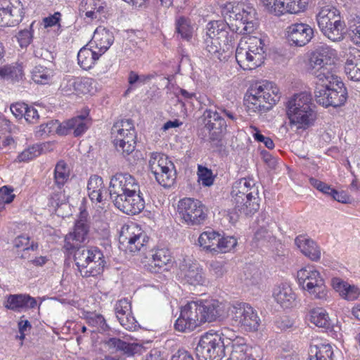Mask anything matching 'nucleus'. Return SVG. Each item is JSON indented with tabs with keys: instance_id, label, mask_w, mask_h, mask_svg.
<instances>
[{
	"instance_id": "nucleus-1",
	"label": "nucleus",
	"mask_w": 360,
	"mask_h": 360,
	"mask_svg": "<svg viewBox=\"0 0 360 360\" xmlns=\"http://www.w3.org/2000/svg\"><path fill=\"white\" fill-rule=\"evenodd\" d=\"M221 15L225 21L229 22L226 28L215 39L221 42L223 46H228L234 41V33L240 34H251L257 26L256 10L250 5L226 3L221 6Z\"/></svg>"
},
{
	"instance_id": "nucleus-2",
	"label": "nucleus",
	"mask_w": 360,
	"mask_h": 360,
	"mask_svg": "<svg viewBox=\"0 0 360 360\" xmlns=\"http://www.w3.org/2000/svg\"><path fill=\"white\" fill-rule=\"evenodd\" d=\"M109 194L115 206L127 214L135 215L145 207L139 182L129 173H116L112 176Z\"/></svg>"
},
{
	"instance_id": "nucleus-3",
	"label": "nucleus",
	"mask_w": 360,
	"mask_h": 360,
	"mask_svg": "<svg viewBox=\"0 0 360 360\" xmlns=\"http://www.w3.org/2000/svg\"><path fill=\"white\" fill-rule=\"evenodd\" d=\"M224 304L218 300H205L198 304L188 302L181 307V332H190L207 321L212 322L222 316Z\"/></svg>"
},
{
	"instance_id": "nucleus-4",
	"label": "nucleus",
	"mask_w": 360,
	"mask_h": 360,
	"mask_svg": "<svg viewBox=\"0 0 360 360\" xmlns=\"http://www.w3.org/2000/svg\"><path fill=\"white\" fill-rule=\"evenodd\" d=\"M327 74L326 77L319 75L322 79L316 82L315 100L317 103L326 108L340 107L347 99V90L340 77L335 74Z\"/></svg>"
},
{
	"instance_id": "nucleus-5",
	"label": "nucleus",
	"mask_w": 360,
	"mask_h": 360,
	"mask_svg": "<svg viewBox=\"0 0 360 360\" xmlns=\"http://www.w3.org/2000/svg\"><path fill=\"white\" fill-rule=\"evenodd\" d=\"M311 97L306 92L295 94L287 103V115L292 125L297 129H307L316 118Z\"/></svg>"
},
{
	"instance_id": "nucleus-6",
	"label": "nucleus",
	"mask_w": 360,
	"mask_h": 360,
	"mask_svg": "<svg viewBox=\"0 0 360 360\" xmlns=\"http://www.w3.org/2000/svg\"><path fill=\"white\" fill-rule=\"evenodd\" d=\"M278 90L271 82L265 84H256L251 88L250 94L244 98L249 112L264 113L271 110L280 99Z\"/></svg>"
},
{
	"instance_id": "nucleus-7",
	"label": "nucleus",
	"mask_w": 360,
	"mask_h": 360,
	"mask_svg": "<svg viewBox=\"0 0 360 360\" xmlns=\"http://www.w3.org/2000/svg\"><path fill=\"white\" fill-rule=\"evenodd\" d=\"M74 259L82 277H94L101 274L104 270V256L97 247H79L74 252Z\"/></svg>"
},
{
	"instance_id": "nucleus-8",
	"label": "nucleus",
	"mask_w": 360,
	"mask_h": 360,
	"mask_svg": "<svg viewBox=\"0 0 360 360\" xmlns=\"http://www.w3.org/2000/svg\"><path fill=\"white\" fill-rule=\"evenodd\" d=\"M244 48L239 44L236 51V60L243 70H253L260 66L265 59L264 41L257 37H249Z\"/></svg>"
},
{
	"instance_id": "nucleus-9",
	"label": "nucleus",
	"mask_w": 360,
	"mask_h": 360,
	"mask_svg": "<svg viewBox=\"0 0 360 360\" xmlns=\"http://www.w3.org/2000/svg\"><path fill=\"white\" fill-rule=\"evenodd\" d=\"M203 127L200 129L199 136L205 139L216 147L222 146V138L226 132L227 124L224 118L217 110L207 109L202 116Z\"/></svg>"
},
{
	"instance_id": "nucleus-10",
	"label": "nucleus",
	"mask_w": 360,
	"mask_h": 360,
	"mask_svg": "<svg viewBox=\"0 0 360 360\" xmlns=\"http://www.w3.org/2000/svg\"><path fill=\"white\" fill-rule=\"evenodd\" d=\"M111 134L117 150L124 157L134 151L136 134L131 120H121L116 122L111 129Z\"/></svg>"
},
{
	"instance_id": "nucleus-11",
	"label": "nucleus",
	"mask_w": 360,
	"mask_h": 360,
	"mask_svg": "<svg viewBox=\"0 0 360 360\" xmlns=\"http://www.w3.org/2000/svg\"><path fill=\"white\" fill-rule=\"evenodd\" d=\"M219 335L214 330H210L201 335L195 347L199 360H221L226 356V348Z\"/></svg>"
},
{
	"instance_id": "nucleus-12",
	"label": "nucleus",
	"mask_w": 360,
	"mask_h": 360,
	"mask_svg": "<svg viewBox=\"0 0 360 360\" xmlns=\"http://www.w3.org/2000/svg\"><path fill=\"white\" fill-rule=\"evenodd\" d=\"M232 320L245 331L258 330L261 319L257 311L249 304L240 302L233 304L230 308Z\"/></svg>"
},
{
	"instance_id": "nucleus-13",
	"label": "nucleus",
	"mask_w": 360,
	"mask_h": 360,
	"mask_svg": "<svg viewBox=\"0 0 360 360\" xmlns=\"http://www.w3.org/2000/svg\"><path fill=\"white\" fill-rule=\"evenodd\" d=\"M335 51L326 45L318 46L311 54L309 58V67L311 73L316 76L318 81L320 80L323 75L327 76L328 74H333L332 69L334 65L333 56Z\"/></svg>"
},
{
	"instance_id": "nucleus-14",
	"label": "nucleus",
	"mask_w": 360,
	"mask_h": 360,
	"mask_svg": "<svg viewBox=\"0 0 360 360\" xmlns=\"http://www.w3.org/2000/svg\"><path fill=\"white\" fill-rule=\"evenodd\" d=\"M148 240L147 234L135 223L124 224L119 236L120 243L131 252L141 251Z\"/></svg>"
},
{
	"instance_id": "nucleus-15",
	"label": "nucleus",
	"mask_w": 360,
	"mask_h": 360,
	"mask_svg": "<svg viewBox=\"0 0 360 360\" xmlns=\"http://www.w3.org/2000/svg\"><path fill=\"white\" fill-rule=\"evenodd\" d=\"M285 36L290 46L302 47L314 38V30L309 24L294 22L287 27Z\"/></svg>"
},
{
	"instance_id": "nucleus-16",
	"label": "nucleus",
	"mask_w": 360,
	"mask_h": 360,
	"mask_svg": "<svg viewBox=\"0 0 360 360\" xmlns=\"http://www.w3.org/2000/svg\"><path fill=\"white\" fill-rule=\"evenodd\" d=\"M181 215L184 221L191 226L200 225L207 218L201 202L190 198L181 199Z\"/></svg>"
},
{
	"instance_id": "nucleus-17",
	"label": "nucleus",
	"mask_w": 360,
	"mask_h": 360,
	"mask_svg": "<svg viewBox=\"0 0 360 360\" xmlns=\"http://www.w3.org/2000/svg\"><path fill=\"white\" fill-rule=\"evenodd\" d=\"M91 124V119L89 117V112L74 117L60 123L56 128L58 135H67L71 131L75 137L82 136L88 129Z\"/></svg>"
},
{
	"instance_id": "nucleus-18",
	"label": "nucleus",
	"mask_w": 360,
	"mask_h": 360,
	"mask_svg": "<svg viewBox=\"0 0 360 360\" xmlns=\"http://www.w3.org/2000/svg\"><path fill=\"white\" fill-rule=\"evenodd\" d=\"M259 195L258 189L255 186V184L252 179H247L245 178L240 179L236 181L232 187L231 192L232 203L240 205V207L243 206L241 203L245 199L244 198L255 197Z\"/></svg>"
},
{
	"instance_id": "nucleus-19",
	"label": "nucleus",
	"mask_w": 360,
	"mask_h": 360,
	"mask_svg": "<svg viewBox=\"0 0 360 360\" xmlns=\"http://www.w3.org/2000/svg\"><path fill=\"white\" fill-rule=\"evenodd\" d=\"M116 317L120 325L128 330H135L138 322L131 314V303L127 298L118 300L115 305Z\"/></svg>"
},
{
	"instance_id": "nucleus-20",
	"label": "nucleus",
	"mask_w": 360,
	"mask_h": 360,
	"mask_svg": "<svg viewBox=\"0 0 360 360\" xmlns=\"http://www.w3.org/2000/svg\"><path fill=\"white\" fill-rule=\"evenodd\" d=\"M184 269V279L186 283L191 285H202L206 283L205 274L197 262L189 258H184L181 262Z\"/></svg>"
},
{
	"instance_id": "nucleus-21",
	"label": "nucleus",
	"mask_w": 360,
	"mask_h": 360,
	"mask_svg": "<svg viewBox=\"0 0 360 360\" xmlns=\"http://www.w3.org/2000/svg\"><path fill=\"white\" fill-rule=\"evenodd\" d=\"M114 39L113 33L111 31L105 27H99L95 30L89 45L103 55L112 44Z\"/></svg>"
},
{
	"instance_id": "nucleus-22",
	"label": "nucleus",
	"mask_w": 360,
	"mask_h": 360,
	"mask_svg": "<svg viewBox=\"0 0 360 360\" xmlns=\"http://www.w3.org/2000/svg\"><path fill=\"white\" fill-rule=\"evenodd\" d=\"M231 347L228 360H261L259 356H254L259 348L249 347L245 339H238Z\"/></svg>"
},
{
	"instance_id": "nucleus-23",
	"label": "nucleus",
	"mask_w": 360,
	"mask_h": 360,
	"mask_svg": "<svg viewBox=\"0 0 360 360\" xmlns=\"http://www.w3.org/2000/svg\"><path fill=\"white\" fill-rule=\"evenodd\" d=\"M273 297L281 307L288 309L292 307L296 301V295L290 286L287 283H282L274 288Z\"/></svg>"
},
{
	"instance_id": "nucleus-24",
	"label": "nucleus",
	"mask_w": 360,
	"mask_h": 360,
	"mask_svg": "<svg viewBox=\"0 0 360 360\" xmlns=\"http://www.w3.org/2000/svg\"><path fill=\"white\" fill-rule=\"evenodd\" d=\"M105 344L109 349H112L114 352H119L127 356H131L136 354L141 353L143 349L142 346L139 344L127 342L116 338H109L105 341Z\"/></svg>"
},
{
	"instance_id": "nucleus-25",
	"label": "nucleus",
	"mask_w": 360,
	"mask_h": 360,
	"mask_svg": "<svg viewBox=\"0 0 360 360\" xmlns=\"http://www.w3.org/2000/svg\"><path fill=\"white\" fill-rule=\"evenodd\" d=\"M87 194L92 202H101L106 188L103 178L98 175H91L87 182Z\"/></svg>"
},
{
	"instance_id": "nucleus-26",
	"label": "nucleus",
	"mask_w": 360,
	"mask_h": 360,
	"mask_svg": "<svg viewBox=\"0 0 360 360\" xmlns=\"http://www.w3.org/2000/svg\"><path fill=\"white\" fill-rule=\"evenodd\" d=\"M295 243L311 260L317 262L320 259L321 255L320 248L311 238L300 235L295 239Z\"/></svg>"
},
{
	"instance_id": "nucleus-27",
	"label": "nucleus",
	"mask_w": 360,
	"mask_h": 360,
	"mask_svg": "<svg viewBox=\"0 0 360 360\" xmlns=\"http://www.w3.org/2000/svg\"><path fill=\"white\" fill-rule=\"evenodd\" d=\"M345 72L351 80L360 81V50L354 49L347 56Z\"/></svg>"
},
{
	"instance_id": "nucleus-28",
	"label": "nucleus",
	"mask_w": 360,
	"mask_h": 360,
	"mask_svg": "<svg viewBox=\"0 0 360 360\" xmlns=\"http://www.w3.org/2000/svg\"><path fill=\"white\" fill-rule=\"evenodd\" d=\"M297 278L298 284L302 289L311 288L314 285H316V283L325 281L319 271L311 267H304L299 270Z\"/></svg>"
},
{
	"instance_id": "nucleus-29",
	"label": "nucleus",
	"mask_w": 360,
	"mask_h": 360,
	"mask_svg": "<svg viewBox=\"0 0 360 360\" xmlns=\"http://www.w3.org/2000/svg\"><path fill=\"white\" fill-rule=\"evenodd\" d=\"M101 56V53L97 51L94 47L89 46L88 44L78 52V64L82 69L89 70L95 65Z\"/></svg>"
},
{
	"instance_id": "nucleus-30",
	"label": "nucleus",
	"mask_w": 360,
	"mask_h": 360,
	"mask_svg": "<svg viewBox=\"0 0 360 360\" xmlns=\"http://www.w3.org/2000/svg\"><path fill=\"white\" fill-rule=\"evenodd\" d=\"M171 261V255L169 250L162 248L155 250L152 255L148 269L152 273H158Z\"/></svg>"
},
{
	"instance_id": "nucleus-31",
	"label": "nucleus",
	"mask_w": 360,
	"mask_h": 360,
	"mask_svg": "<svg viewBox=\"0 0 360 360\" xmlns=\"http://www.w3.org/2000/svg\"><path fill=\"white\" fill-rule=\"evenodd\" d=\"M84 84L79 77L72 76H65L60 85V91L64 95H71L72 94H84Z\"/></svg>"
},
{
	"instance_id": "nucleus-32",
	"label": "nucleus",
	"mask_w": 360,
	"mask_h": 360,
	"mask_svg": "<svg viewBox=\"0 0 360 360\" xmlns=\"http://www.w3.org/2000/svg\"><path fill=\"white\" fill-rule=\"evenodd\" d=\"M148 163L150 170L153 175H158L164 169H167V167L174 166L171 161L167 160L166 156L159 153H152Z\"/></svg>"
},
{
	"instance_id": "nucleus-33",
	"label": "nucleus",
	"mask_w": 360,
	"mask_h": 360,
	"mask_svg": "<svg viewBox=\"0 0 360 360\" xmlns=\"http://www.w3.org/2000/svg\"><path fill=\"white\" fill-rule=\"evenodd\" d=\"M244 198L245 199L241 203L243 205L241 207L238 204L232 203L233 205L235 212L239 214L251 216L259 209V195H255V197L248 196L247 198Z\"/></svg>"
},
{
	"instance_id": "nucleus-34",
	"label": "nucleus",
	"mask_w": 360,
	"mask_h": 360,
	"mask_svg": "<svg viewBox=\"0 0 360 360\" xmlns=\"http://www.w3.org/2000/svg\"><path fill=\"white\" fill-rule=\"evenodd\" d=\"M220 236V233L213 230L204 231L198 237V245L207 251L217 252V243Z\"/></svg>"
},
{
	"instance_id": "nucleus-35",
	"label": "nucleus",
	"mask_w": 360,
	"mask_h": 360,
	"mask_svg": "<svg viewBox=\"0 0 360 360\" xmlns=\"http://www.w3.org/2000/svg\"><path fill=\"white\" fill-rule=\"evenodd\" d=\"M309 360H333V350L329 344H320L310 347Z\"/></svg>"
},
{
	"instance_id": "nucleus-36",
	"label": "nucleus",
	"mask_w": 360,
	"mask_h": 360,
	"mask_svg": "<svg viewBox=\"0 0 360 360\" xmlns=\"http://www.w3.org/2000/svg\"><path fill=\"white\" fill-rule=\"evenodd\" d=\"M310 321L319 328H329L331 325L328 313L321 307L310 311Z\"/></svg>"
},
{
	"instance_id": "nucleus-37",
	"label": "nucleus",
	"mask_w": 360,
	"mask_h": 360,
	"mask_svg": "<svg viewBox=\"0 0 360 360\" xmlns=\"http://www.w3.org/2000/svg\"><path fill=\"white\" fill-rule=\"evenodd\" d=\"M196 30L197 25L194 20L181 16V39L193 43Z\"/></svg>"
},
{
	"instance_id": "nucleus-38",
	"label": "nucleus",
	"mask_w": 360,
	"mask_h": 360,
	"mask_svg": "<svg viewBox=\"0 0 360 360\" xmlns=\"http://www.w3.org/2000/svg\"><path fill=\"white\" fill-rule=\"evenodd\" d=\"M275 240V237L265 225L261 226L255 233L253 243L256 246H268Z\"/></svg>"
},
{
	"instance_id": "nucleus-39",
	"label": "nucleus",
	"mask_w": 360,
	"mask_h": 360,
	"mask_svg": "<svg viewBox=\"0 0 360 360\" xmlns=\"http://www.w3.org/2000/svg\"><path fill=\"white\" fill-rule=\"evenodd\" d=\"M22 76V68L20 65H8L0 68V77L4 79L19 81Z\"/></svg>"
},
{
	"instance_id": "nucleus-40",
	"label": "nucleus",
	"mask_w": 360,
	"mask_h": 360,
	"mask_svg": "<svg viewBox=\"0 0 360 360\" xmlns=\"http://www.w3.org/2000/svg\"><path fill=\"white\" fill-rule=\"evenodd\" d=\"M345 27V22L340 20L334 24L333 23L332 26L323 29L321 32L331 41H338L343 38Z\"/></svg>"
},
{
	"instance_id": "nucleus-41",
	"label": "nucleus",
	"mask_w": 360,
	"mask_h": 360,
	"mask_svg": "<svg viewBox=\"0 0 360 360\" xmlns=\"http://www.w3.org/2000/svg\"><path fill=\"white\" fill-rule=\"evenodd\" d=\"M87 323L94 328V332L104 333L110 330L105 318L101 314H91L86 317Z\"/></svg>"
},
{
	"instance_id": "nucleus-42",
	"label": "nucleus",
	"mask_w": 360,
	"mask_h": 360,
	"mask_svg": "<svg viewBox=\"0 0 360 360\" xmlns=\"http://www.w3.org/2000/svg\"><path fill=\"white\" fill-rule=\"evenodd\" d=\"M156 181L164 187H171L174 185L176 180V170L174 166L167 167V169H164L158 175H154Z\"/></svg>"
},
{
	"instance_id": "nucleus-43",
	"label": "nucleus",
	"mask_w": 360,
	"mask_h": 360,
	"mask_svg": "<svg viewBox=\"0 0 360 360\" xmlns=\"http://www.w3.org/2000/svg\"><path fill=\"white\" fill-rule=\"evenodd\" d=\"M309 1L310 0H287L286 3L284 2L282 14L285 12L292 14L303 12L307 9Z\"/></svg>"
},
{
	"instance_id": "nucleus-44",
	"label": "nucleus",
	"mask_w": 360,
	"mask_h": 360,
	"mask_svg": "<svg viewBox=\"0 0 360 360\" xmlns=\"http://www.w3.org/2000/svg\"><path fill=\"white\" fill-rule=\"evenodd\" d=\"M309 1L310 0H287L286 3L284 2L282 14L285 12L292 14L303 12L307 9Z\"/></svg>"
},
{
	"instance_id": "nucleus-45",
	"label": "nucleus",
	"mask_w": 360,
	"mask_h": 360,
	"mask_svg": "<svg viewBox=\"0 0 360 360\" xmlns=\"http://www.w3.org/2000/svg\"><path fill=\"white\" fill-rule=\"evenodd\" d=\"M14 248L26 252L27 250L35 251L38 249L39 245L37 242H30V238L25 235H20L16 237L13 240Z\"/></svg>"
},
{
	"instance_id": "nucleus-46",
	"label": "nucleus",
	"mask_w": 360,
	"mask_h": 360,
	"mask_svg": "<svg viewBox=\"0 0 360 360\" xmlns=\"http://www.w3.org/2000/svg\"><path fill=\"white\" fill-rule=\"evenodd\" d=\"M304 290H307L313 299L326 301L328 297V290L325 284V281L319 282V283H316V285H314L311 288L308 287Z\"/></svg>"
},
{
	"instance_id": "nucleus-47",
	"label": "nucleus",
	"mask_w": 360,
	"mask_h": 360,
	"mask_svg": "<svg viewBox=\"0 0 360 360\" xmlns=\"http://www.w3.org/2000/svg\"><path fill=\"white\" fill-rule=\"evenodd\" d=\"M52 77L51 71L41 65L36 66L32 72V78L37 84H47Z\"/></svg>"
},
{
	"instance_id": "nucleus-48",
	"label": "nucleus",
	"mask_w": 360,
	"mask_h": 360,
	"mask_svg": "<svg viewBox=\"0 0 360 360\" xmlns=\"http://www.w3.org/2000/svg\"><path fill=\"white\" fill-rule=\"evenodd\" d=\"M69 179V170L63 161L57 163L54 170L55 183L59 188L63 186Z\"/></svg>"
},
{
	"instance_id": "nucleus-49",
	"label": "nucleus",
	"mask_w": 360,
	"mask_h": 360,
	"mask_svg": "<svg viewBox=\"0 0 360 360\" xmlns=\"http://www.w3.org/2000/svg\"><path fill=\"white\" fill-rule=\"evenodd\" d=\"M215 332L219 335V336L221 337V340H223L224 342V346L226 349H229V347L234 345L235 342L238 339H244L242 337L238 336L233 330L229 328H223L219 330H215Z\"/></svg>"
},
{
	"instance_id": "nucleus-50",
	"label": "nucleus",
	"mask_w": 360,
	"mask_h": 360,
	"mask_svg": "<svg viewBox=\"0 0 360 360\" xmlns=\"http://www.w3.org/2000/svg\"><path fill=\"white\" fill-rule=\"evenodd\" d=\"M89 229L88 224L84 220L80 219L76 221L74 231L70 233V234L77 241L84 243L87 237Z\"/></svg>"
},
{
	"instance_id": "nucleus-51",
	"label": "nucleus",
	"mask_w": 360,
	"mask_h": 360,
	"mask_svg": "<svg viewBox=\"0 0 360 360\" xmlns=\"http://www.w3.org/2000/svg\"><path fill=\"white\" fill-rule=\"evenodd\" d=\"M237 239L233 236H220L217 243V252H227L237 245Z\"/></svg>"
},
{
	"instance_id": "nucleus-52",
	"label": "nucleus",
	"mask_w": 360,
	"mask_h": 360,
	"mask_svg": "<svg viewBox=\"0 0 360 360\" xmlns=\"http://www.w3.org/2000/svg\"><path fill=\"white\" fill-rule=\"evenodd\" d=\"M4 306L13 311H22V294H11L8 295Z\"/></svg>"
},
{
	"instance_id": "nucleus-53",
	"label": "nucleus",
	"mask_w": 360,
	"mask_h": 360,
	"mask_svg": "<svg viewBox=\"0 0 360 360\" xmlns=\"http://www.w3.org/2000/svg\"><path fill=\"white\" fill-rule=\"evenodd\" d=\"M229 22L225 20H213L207 25V36L215 38L222 31L226 28Z\"/></svg>"
},
{
	"instance_id": "nucleus-54",
	"label": "nucleus",
	"mask_w": 360,
	"mask_h": 360,
	"mask_svg": "<svg viewBox=\"0 0 360 360\" xmlns=\"http://www.w3.org/2000/svg\"><path fill=\"white\" fill-rule=\"evenodd\" d=\"M265 8L275 15H281L284 9V1L283 0H261Z\"/></svg>"
},
{
	"instance_id": "nucleus-55",
	"label": "nucleus",
	"mask_w": 360,
	"mask_h": 360,
	"mask_svg": "<svg viewBox=\"0 0 360 360\" xmlns=\"http://www.w3.org/2000/svg\"><path fill=\"white\" fill-rule=\"evenodd\" d=\"M41 153V148L39 145H33L24 150L18 156L19 162H26L38 157Z\"/></svg>"
},
{
	"instance_id": "nucleus-56",
	"label": "nucleus",
	"mask_w": 360,
	"mask_h": 360,
	"mask_svg": "<svg viewBox=\"0 0 360 360\" xmlns=\"http://www.w3.org/2000/svg\"><path fill=\"white\" fill-rule=\"evenodd\" d=\"M198 181H201L203 186H210L213 184L214 178L211 169L202 165H198Z\"/></svg>"
},
{
	"instance_id": "nucleus-57",
	"label": "nucleus",
	"mask_w": 360,
	"mask_h": 360,
	"mask_svg": "<svg viewBox=\"0 0 360 360\" xmlns=\"http://www.w3.org/2000/svg\"><path fill=\"white\" fill-rule=\"evenodd\" d=\"M205 43L206 44V50L211 55L219 53L221 50L224 51L226 49L223 46L221 42L214 37H207V38L205 39Z\"/></svg>"
},
{
	"instance_id": "nucleus-58",
	"label": "nucleus",
	"mask_w": 360,
	"mask_h": 360,
	"mask_svg": "<svg viewBox=\"0 0 360 360\" xmlns=\"http://www.w3.org/2000/svg\"><path fill=\"white\" fill-rule=\"evenodd\" d=\"M32 24L33 23L31 24L30 28H32ZM16 37L20 46L22 48L27 47L30 44L32 39V33L31 32V29H25L19 31Z\"/></svg>"
},
{
	"instance_id": "nucleus-59",
	"label": "nucleus",
	"mask_w": 360,
	"mask_h": 360,
	"mask_svg": "<svg viewBox=\"0 0 360 360\" xmlns=\"http://www.w3.org/2000/svg\"><path fill=\"white\" fill-rule=\"evenodd\" d=\"M27 107V105L24 103H15L11 105L10 110L17 119H21L26 113Z\"/></svg>"
},
{
	"instance_id": "nucleus-60",
	"label": "nucleus",
	"mask_w": 360,
	"mask_h": 360,
	"mask_svg": "<svg viewBox=\"0 0 360 360\" xmlns=\"http://www.w3.org/2000/svg\"><path fill=\"white\" fill-rule=\"evenodd\" d=\"M326 11L320 10L319 13L316 15V20L321 31L323 29H326L329 26H332L333 20L332 21L330 19H328L326 18Z\"/></svg>"
},
{
	"instance_id": "nucleus-61",
	"label": "nucleus",
	"mask_w": 360,
	"mask_h": 360,
	"mask_svg": "<svg viewBox=\"0 0 360 360\" xmlns=\"http://www.w3.org/2000/svg\"><path fill=\"white\" fill-rule=\"evenodd\" d=\"M37 306V302L34 297L28 294H22V311L34 309Z\"/></svg>"
},
{
	"instance_id": "nucleus-62",
	"label": "nucleus",
	"mask_w": 360,
	"mask_h": 360,
	"mask_svg": "<svg viewBox=\"0 0 360 360\" xmlns=\"http://www.w3.org/2000/svg\"><path fill=\"white\" fill-rule=\"evenodd\" d=\"M359 290L354 285L347 283V286L343 289L342 296L347 300H354L359 296Z\"/></svg>"
},
{
	"instance_id": "nucleus-63",
	"label": "nucleus",
	"mask_w": 360,
	"mask_h": 360,
	"mask_svg": "<svg viewBox=\"0 0 360 360\" xmlns=\"http://www.w3.org/2000/svg\"><path fill=\"white\" fill-rule=\"evenodd\" d=\"M321 10L326 11L325 14H327L326 18L328 19H330L332 21L333 20V24L341 20L340 12L335 7H333L331 6H326L322 7Z\"/></svg>"
},
{
	"instance_id": "nucleus-64",
	"label": "nucleus",
	"mask_w": 360,
	"mask_h": 360,
	"mask_svg": "<svg viewBox=\"0 0 360 360\" xmlns=\"http://www.w3.org/2000/svg\"><path fill=\"white\" fill-rule=\"evenodd\" d=\"M210 271L216 278H220L225 274L226 269L221 262L214 261L210 263Z\"/></svg>"
}]
</instances>
